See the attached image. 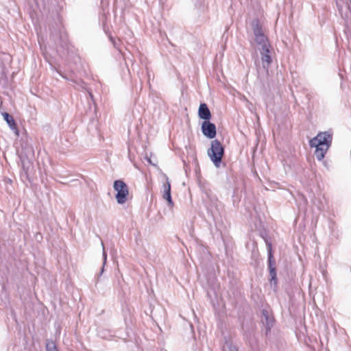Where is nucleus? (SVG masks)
<instances>
[{"instance_id":"obj_3","label":"nucleus","mask_w":351,"mask_h":351,"mask_svg":"<svg viewBox=\"0 0 351 351\" xmlns=\"http://www.w3.org/2000/svg\"><path fill=\"white\" fill-rule=\"evenodd\" d=\"M224 149L221 143L218 140L211 142V147L208 149V155L214 165L219 167L223 156Z\"/></svg>"},{"instance_id":"obj_12","label":"nucleus","mask_w":351,"mask_h":351,"mask_svg":"<svg viewBox=\"0 0 351 351\" xmlns=\"http://www.w3.org/2000/svg\"><path fill=\"white\" fill-rule=\"evenodd\" d=\"M268 266L269 267H275V261L272 255L271 247L268 249Z\"/></svg>"},{"instance_id":"obj_2","label":"nucleus","mask_w":351,"mask_h":351,"mask_svg":"<svg viewBox=\"0 0 351 351\" xmlns=\"http://www.w3.org/2000/svg\"><path fill=\"white\" fill-rule=\"evenodd\" d=\"M252 27L254 34V40L256 43V48L257 50L264 49L271 47L267 38L264 34L262 27L258 19H254L252 22Z\"/></svg>"},{"instance_id":"obj_13","label":"nucleus","mask_w":351,"mask_h":351,"mask_svg":"<svg viewBox=\"0 0 351 351\" xmlns=\"http://www.w3.org/2000/svg\"><path fill=\"white\" fill-rule=\"evenodd\" d=\"M47 351H58L55 343L52 341L48 342L46 345Z\"/></svg>"},{"instance_id":"obj_5","label":"nucleus","mask_w":351,"mask_h":351,"mask_svg":"<svg viewBox=\"0 0 351 351\" xmlns=\"http://www.w3.org/2000/svg\"><path fill=\"white\" fill-rule=\"evenodd\" d=\"M202 131L204 136L208 138H213L216 136V127L209 121H204L202 125Z\"/></svg>"},{"instance_id":"obj_9","label":"nucleus","mask_w":351,"mask_h":351,"mask_svg":"<svg viewBox=\"0 0 351 351\" xmlns=\"http://www.w3.org/2000/svg\"><path fill=\"white\" fill-rule=\"evenodd\" d=\"M162 197L167 201L169 206H173V203L171 195V184L167 177H166V182L163 184Z\"/></svg>"},{"instance_id":"obj_7","label":"nucleus","mask_w":351,"mask_h":351,"mask_svg":"<svg viewBox=\"0 0 351 351\" xmlns=\"http://www.w3.org/2000/svg\"><path fill=\"white\" fill-rule=\"evenodd\" d=\"M261 55L262 65L264 69H267L271 63V47H267L264 49L258 50Z\"/></svg>"},{"instance_id":"obj_6","label":"nucleus","mask_w":351,"mask_h":351,"mask_svg":"<svg viewBox=\"0 0 351 351\" xmlns=\"http://www.w3.org/2000/svg\"><path fill=\"white\" fill-rule=\"evenodd\" d=\"M262 322L265 327V334L267 335L274 325V318L269 315L267 310L262 311Z\"/></svg>"},{"instance_id":"obj_1","label":"nucleus","mask_w":351,"mask_h":351,"mask_svg":"<svg viewBox=\"0 0 351 351\" xmlns=\"http://www.w3.org/2000/svg\"><path fill=\"white\" fill-rule=\"evenodd\" d=\"M332 138V135L330 133L324 132H319L310 141V146L315 147L314 154L318 160L320 161L324 158L325 154L331 145Z\"/></svg>"},{"instance_id":"obj_14","label":"nucleus","mask_w":351,"mask_h":351,"mask_svg":"<svg viewBox=\"0 0 351 351\" xmlns=\"http://www.w3.org/2000/svg\"><path fill=\"white\" fill-rule=\"evenodd\" d=\"M223 351H238V350L234 346L226 345L223 347Z\"/></svg>"},{"instance_id":"obj_15","label":"nucleus","mask_w":351,"mask_h":351,"mask_svg":"<svg viewBox=\"0 0 351 351\" xmlns=\"http://www.w3.org/2000/svg\"><path fill=\"white\" fill-rule=\"evenodd\" d=\"M101 245H102V248H103V259H104V265L106 262L107 254L105 252L104 245L103 242H101Z\"/></svg>"},{"instance_id":"obj_4","label":"nucleus","mask_w":351,"mask_h":351,"mask_svg":"<svg viewBox=\"0 0 351 351\" xmlns=\"http://www.w3.org/2000/svg\"><path fill=\"white\" fill-rule=\"evenodd\" d=\"M114 189L117 191L116 199L118 204H123L127 201L129 195L128 187L126 184L120 180L114 182Z\"/></svg>"},{"instance_id":"obj_11","label":"nucleus","mask_w":351,"mask_h":351,"mask_svg":"<svg viewBox=\"0 0 351 351\" xmlns=\"http://www.w3.org/2000/svg\"><path fill=\"white\" fill-rule=\"evenodd\" d=\"M269 275L271 276L270 281L271 282H274V284H276L277 282V278H276V267H269Z\"/></svg>"},{"instance_id":"obj_8","label":"nucleus","mask_w":351,"mask_h":351,"mask_svg":"<svg viewBox=\"0 0 351 351\" xmlns=\"http://www.w3.org/2000/svg\"><path fill=\"white\" fill-rule=\"evenodd\" d=\"M2 115L4 120L6 121L10 128L14 132L16 136H19V132L17 128V125L12 115L8 112H3Z\"/></svg>"},{"instance_id":"obj_10","label":"nucleus","mask_w":351,"mask_h":351,"mask_svg":"<svg viewBox=\"0 0 351 351\" xmlns=\"http://www.w3.org/2000/svg\"><path fill=\"white\" fill-rule=\"evenodd\" d=\"M199 117L205 121H208L211 118V114L206 104H201L198 110Z\"/></svg>"}]
</instances>
